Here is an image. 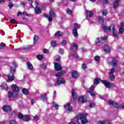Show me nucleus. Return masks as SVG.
<instances>
[{"instance_id": "f257e3e1", "label": "nucleus", "mask_w": 124, "mask_h": 124, "mask_svg": "<svg viewBox=\"0 0 124 124\" xmlns=\"http://www.w3.org/2000/svg\"><path fill=\"white\" fill-rule=\"evenodd\" d=\"M87 113H81L77 116V122L79 124H87L89 123L87 120Z\"/></svg>"}, {"instance_id": "f03ea898", "label": "nucleus", "mask_w": 124, "mask_h": 124, "mask_svg": "<svg viewBox=\"0 0 124 124\" xmlns=\"http://www.w3.org/2000/svg\"><path fill=\"white\" fill-rule=\"evenodd\" d=\"M112 31V36L114 37H118V34L117 33V30L115 28V26L111 25L110 26H103V30L105 31Z\"/></svg>"}, {"instance_id": "7ed1b4c3", "label": "nucleus", "mask_w": 124, "mask_h": 124, "mask_svg": "<svg viewBox=\"0 0 124 124\" xmlns=\"http://www.w3.org/2000/svg\"><path fill=\"white\" fill-rule=\"evenodd\" d=\"M99 81H101L106 88H108L109 89H112L114 87V84L110 83V82L106 80H101L100 79L97 78L95 79L94 81V85H97L99 83Z\"/></svg>"}, {"instance_id": "20e7f679", "label": "nucleus", "mask_w": 124, "mask_h": 124, "mask_svg": "<svg viewBox=\"0 0 124 124\" xmlns=\"http://www.w3.org/2000/svg\"><path fill=\"white\" fill-rule=\"evenodd\" d=\"M44 16L45 18H48L49 22H52L53 20V17H56V14L53 11V10H51L49 12V15L46 14L44 15Z\"/></svg>"}, {"instance_id": "39448f33", "label": "nucleus", "mask_w": 124, "mask_h": 124, "mask_svg": "<svg viewBox=\"0 0 124 124\" xmlns=\"http://www.w3.org/2000/svg\"><path fill=\"white\" fill-rule=\"evenodd\" d=\"M15 72V68L14 67H11V69H10V73H12V75H9L8 76V82H11V81H13V80H14V75H13V74H14Z\"/></svg>"}, {"instance_id": "423d86ee", "label": "nucleus", "mask_w": 124, "mask_h": 124, "mask_svg": "<svg viewBox=\"0 0 124 124\" xmlns=\"http://www.w3.org/2000/svg\"><path fill=\"white\" fill-rule=\"evenodd\" d=\"M64 108L65 112L67 113H71L73 110L72 109V107L70 106V104L67 103L64 105Z\"/></svg>"}, {"instance_id": "0eeeda50", "label": "nucleus", "mask_w": 124, "mask_h": 124, "mask_svg": "<svg viewBox=\"0 0 124 124\" xmlns=\"http://www.w3.org/2000/svg\"><path fill=\"white\" fill-rule=\"evenodd\" d=\"M65 83V80L62 78H58L56 82H55V86L58 87V86H60L61 84H64Z\"/></svg>"}, {"instance_id": "6e6552de", "label": "nucleus", "mask_w": 124, "mask_h": 124, "mask_svg": "<svg viewBox=\"0 0 124 124\" xmlns=\"http://www.w3.org/2000/svg\"><path fill=\"white\" fill-rule=\"evenodd\" d=\"M98 124H112V122L109 119H105L97 122Z\"/></svg>"}, {"instance_id": "1a4fd4ad", "label": "nucleus", "mask_w": 124, "mask_h": 124, "mask_svg": "<svg viewBox=\"0 0 124 124\" xmlns=\"http://www.w3.org/2000/svg\"><path fill=\"white\" fill-rule=\"evenodd\" d=\"M115 72V68H112L110 70V72L109 73V78L111 81H113L115 79V75H114V73Z\"/></svg>"}, {"instance_id": "9d476101", "label": "nucleus", "mask_w": 124, "mask_h": 124, "mask_svg": "<svg viewBox=\"0 0 124 124\" xmlns=\"http://www.w3.org/2000/svg\"><path fill=\"white\" fill-rule=\"evenodd\" d=\"M54 67L55 70H57V71H59V70H61V69H62V66H61V64L58 62L55 63Z\"/></svg>"}, {"instance_id": "9b49d317", "label": "nucleus", "mask_w": 124, "mask_h": 124, "mask_svg": "<svg viewBox=\"0 0 124 124\" xmlns=\"http://www.w3.org/2000/svg\"><path fill=\"white\" fill-rule=\"evenodd\" d=\"M41 99L44 102H46L47 100V94L46 93H43L41 95Z\"/></svg>"}, {"instance_id": "f8f14e48", "label": "nucleus", "mask_w": 124, "mask_h": 124, "mask_svg": "<svg viewBox=\"0 0 124 124\" xmlns=\"http://www.w3.org/2000/svg\"><path fill=\"white\" fill-rule=\"evenodd\" d=\"M120 1H121V0H115L114 1V4H113L114 9H117V8H118V5H119V3H120Z\"/></svg>"}, {"instance_id": "ddd939ff", "label": "nucleus", "mask_w": 124, "mask_h": 124, "mask_svg": "<svg viewBox=\"0 0 124 124\" xmlns=\"http://www.w3.org/2000/svg\"><path fill=\"white\" fill-rule=\"evenodd\" d=\"M12 89L14 92H19V87L16 85L13 84L12 86Z\"/></svg>"}, {"instance_id": "4468645a", "label": "nucleus", "mask_w": 124, "mask_h": 124, "mask_svg": "<svg viewBox=\"0 0 124 124\" xmlns=\"http://www.w3.org/2000/svg\"><path fill=\"white\" fill-rule=\"evenodd\" d=\"M86 15L87 18H91V17H92L93 15V13L91 11H86Z\"/></svg>"}, {"instance_id": "2eb2a0df", "label": "nucleus", "mask_w": 124, "mask_h": 124, "mask_svg": "<svg viewBox=\"0 0 124 124\" xmlns=\"http://www.w3.org/2000/svg\"><path fill=\"white\" fill-rule=\"evenodd\" d=\"M71 49L73 52H75V51L78 49V45L76 44H72Z\"/></svg>"}, {"instance_id": "dca6fc26", "label": "nucleus", "mask_w": 124, "mask_h": 124, "mask_svg": "<svg viewBox=\"0 0 124 124\" xmlns=\"http://www.w3.org/2000/svg\"><path fill=\"white\" fill-rule=\"evenodd\" d=\"M72 77L73 78H78L79 77V74L76 71H73L72 73Z\"/></svg>"}, {"instance_id": "f3484780", "label": "nucleus", "mask_w": 124, "mask_h": 124, "mask_svg": "<svg viewBox=\"0 0 124 124\" xmlns=\"http://www.w3.org/2000/svg\"><path fill=\"white\" fill-rule=\"evenodd\" d=\"M3 110L5 112H9V111H11V108L9 106H4L3 108Z\"/></svg>"}, {"instance_id": "a211bd4d", "label": "nucleus", "mask_w": 124, "mask_h": 124, "mask_svg": "<svg viewBox=\"0 0 124 124\" xmlns=\"http://www.w3.org/2000/svg\"><path fill=\"white\" fill-rule=\"evenodd\" d=\"M124 22L121 23V27L119 29V32L120 34H122L124 32Z\"/></svg>"}, {"instance_id": "6ab92c4d", "label": "nucleus", "mask_w": 124, "mask_h": 124, "mask_svg": "<svg viewBox=\"0 0 124 124\" xmlns=\"http://www.w3.org/2000/svg\"><path fill=\"white\" fill-rule=\"evenodd\" d=\"M108 63L112 66H116L117 65V60H113L112 62H108Z\"/></svg>"}, {"instance_id": "aec40b11", "label": "nucleus", "mask_w": 124, "mask_h": 124, "mask_svg": "<svg viewBox=\"0 0 124 124\" xmlns=\"http://www.w3.org/2000/svg\"><path fill=\"white\" fill-rule=\"evenodd\" d=\"M104 50L105 53H109L110 52V48L107 45H105L104 46Z\"/></svg>"}, {"instance_id": "412c9836", "label": "nucleus", "mask_w": 124, "mask_h": 124, "mask_svg": "<svg viewBox=\"0 0 124 124\" xmlns=\"http://www.w3.org/2000/svg\"><path fill=\"white\" fill-rule=\"evenodd\" d=\"M16 93L15 92H10L8 93L9 97H15L16 95Z\"/></svg>"}, {"instance_id": "4be33fe9", "label": "nucleus", "mask_w": 124, "mask_h": 124, "mask_svg": "<svg viewBox=\"0 0 124 124\" xmlns=\"http://www.w3.org/2000/svg\"><path fill=\"white\" fill-rule=\"evenodd\" d=\"M27 65L29 69H30V70H32L33 69V66L32 65V64L31 63V62H27Z\"/></svg>"}, {"instance_id": "5701e85b", "label": "nucleus", "mask_w": 124, "mask_h": 124, "mask_svg": "<svg viewBox=\"0 0 124 124\" xmlns=\"http://www.w3.org/2000/svg\"><path fill=\"white\" fill-rule=\"evenodd\" d=\"M72 96L73 99H74V100H75V99H76L77 98L76 97V92H75V90H74V89L72 90Z\"/></svg>"}, {"instance_id": "b1692460", "label": "nucleus", "mask_w": 124, "mask_h": 124, "mask_svg": "<svg viewBox=\"0 0 124 124\" xmlns=\"http://www.w3.org/2000/svg\"><path fill=\"white\" fill-rule=\"evenodd\" d=\"M30 49H32V46H24L21 50H30Z\"/></svg>"}, {"instance_id": "393cba45", "label": "nucleus", "mask_w": 124, "mask_h": 124, "mask_svg": "<svg viewBox=\"0 0 124 124\" xmlns=\"http://www.w3.org/2000/svg\"><path fill=\"white\" fill-rule=\"evenodd\" d=\"M100 39L101 40H106L107 39L106 38H96L95 40V43H100Z\"/></svg>"}, {"instance_id": "a878e982", "label": "nucleus", "mask_w": 124, "mask_h": 124, "mask_svg": "<svg viewBox=\"0 0 124 124\" xmlns=\"http://www.w3.org/2000/svg\"><path fill=\"white\" fill-rule=\"evenodd\" d=\"M35 11L37 14H40V13H41V9L39 7H36L35 8Z\"/></svg>"}, {"instance_id": "bb28decb", "label": "nucleus", "mask_w": 124, "mask_h": 124, "mask_svg": "<svg viewBox=\"0 0 124 124\" xmlns=\"http://www.w3.org/2000/svg\"><path fill=\"white\" fill-rule=\"evenodd\" d=\"M62 33H61L60 31H57L54 34L55 37H60V36H62Z\"/></svg>"}, {"instance_id": "cd10ccee", "label": "nucleus", "mask_w": 124, "mask_h": 124, "mask_svg": "<svg viewBox=\"0 0 124 124\" xmlns=\"http://www.w3.org/2000/svg\"><path fill=\"white\" fill-rule=\"evenodd\" d=\"M73 34L75 37H77L78 36V32L77 29H74L73 31Z\"/></svg>"}, {"instance_id": "c85d7f7f", "label": "nucleus", "mask_w": 124, "mask_h": 124, "mask_svg": "<svg viewBox=\"0 0 124 124\" xmlns=\"http://www.w3.org/2000/svg\"><path fill=\"white\" fill-rule=\"evenodd\" d=\"M30 120V116L29 115H24L23 118H22V121H29Z\"/></svg>"}, {"instance_id": "c756f323", "label": "nucleus", "mask_w": 124, "mask_h": 124, "mask_svg": "<svg viewBox=\"0 0 124 124\" xmlns=\"http://www.w3.org/2000/svg\"><path fill=\"white\" fill-rule=\"evenodd\" d=\"M87 93H90V94H91V95H92V96H95V92H94V91H92L91 90H88L87 91Z\"/></svg>"}, {"instance_id": "7c9ffc66", "label": "nucleus", "mask_w": 124, "mask_h": 124, "mask_svg": "<svg viewBox=\"0 0 124 124\" xmlns=\"http://www.w3.org/2000/svg\"><path fill=\"white\" fill-rule=\"evenodd\" d=\"M62 74H64V71L61 70L60 73L56 75V77H61Z\"/></svg>"}, {"instance_id": "2f4dec72", "label": "nucleus", "mask_w": 124, "mask_h": 124, "mask_svg": "<svg viewBox=\"0 0 124 124\" xmlns=\"http://www.w3.org/2000/svg\"><path fill=\"white\" fill-rule=\"evenodd\" d=\"M78 101L79 102H82L84 103V102H86V100L84 98V97H79L78 98Z\"/></svg>"}, {"instance_id": "473e14b6", "label": "nucleus", "mask_w": 124, "mask_h": 124, "mask_svg": "<svg viewBox=\"0 0 124 124\" xmlns=\"http://www.w3.org/2000/svg\"><path fill=\"white\" fill-rule=\"evenodd\" d=\"M22 93L25 94V95H28V94H29V90L27 89H23L22 90Z\"/></svg>"}, {"instance_id": "72a5a7b5", "label": "nucleus", "mask_w": 124, "mask_h": 124, "mask_svg": "<svg viewBox=\"0 0 124 124\" xmlns=\"http://www.w3.org/2000/svg\"><path fill=\"white\" fill-rule=\"evenodd\" d=\"M2 89H3V90H6L7 89H8V86H7V84L6 83H3L1 85Z\"/></svg>"}, {"instance_id": "f704fd0d", "label": "nucleus", "mask_w": 124, "mask_h": 124, "mask_svg": "<svg viewBox=\"0 0 124 124\" xmlns=\"http://www.w3.org/2000/svg\"><path fill=\"white\" fill-rule=\"evenodd\" d=\"M53 107L56 109V110H58L59 109V105L57 104V103L53 102Z\"/></svg>"}, {"instance_id": "c9c22d12", "label": "nucleus", "mask_w": 124, "mask_h": 124, "mask_svg": "<svg viewBox=\"0 0 124 124\" xmlns=\"http://www.w3.org/2000/svg\"><path fill=\"white\" fill-rule=\"evenodd\" d=\"M108 13V11L106 9H103L102 11V14L104 16H106L107 14Z\"/></svg>"}, {"instance_id": "e433bc0d", "label": "nucleus", "mask_w": 124, "mask_h": 124, "mask_svg": "<svg viewBox=\"0 0 124 124\" xmlns=\"http://www.w3.org/2000/svg\"><path fill=\"white\" fill-rule=\"evenodd\" d=\"M98 22L99 23H100V24H103V18L101 16H99Z\"/></svg>"}, {"instance_id": "4c0bfd02", "label": "nucleus", "mask_w": 124, "mask_h": 124, "mask_svg": "<svg viewBox=\"0 0 124 124\" xmlns=\"http://www.w3.org/2000/svg\"><path fill=\"white\" fill-rule=\"evenodd\" d=\"M33 43L34 44H35V43H36V41L38 40V37H37V36H34L33 38Z\"/></svg>"}, {"instance_id": "58836bf2", "label": "nucleus", "mask_w": 124, "mask_h": 124, "mask_svg": "<svg viewBox=\"0 0 124 124\" xmlns=\"http://www.w3.org/2000/svg\"><path fill=\"white\" fill-rule=\"evenodd\" d=\"M37 58L39 60V61H41V60L43 59V55H38L37 56Z\"/></svg>"}, {"instance_id": "ea45409f", "label": "nucleus", "mask_w": 124, "mask_h": 124, "mask_svg": "<svg viewBox=\"0 0 124 124\" xmlns=\"http://www.w3.org/2000/svg\"><path fill=\"white\" fill-rule=\"evenodd\" d=\"M18 118L19 119H20L21 120H23V118H24V116L23 115V114L19 113L18 115Z\"/></svg>"}, {"instance_id": "a19ab883", "label": "nucleus", "mask_w": 124, "mask_h": 124, "mask_svg": "<svg viewBox=\"0 0 124 124\" xmlns=\"http://www.w3.org/2000/svg\"><path fill=\"white\" fill-rule=\"evenodd\" d=\"M59 54H61V55H63V49H62V48H59Z\"/></svg>"}, {"instance_id": "79ce46f5", "label": "nucleus", "mask_w": 124, "mask_h": 124, "mask_svg": "<svg viewBox=\"0 0 124 124\" xmlns=\"http://www.w3.org/2000/svg\"><path fill=\"white\" fill-rule=\"evenodd\" d=\"M89 107H90V108L95 107V104H94V103H91L89 105Z\"/></svg>"}, {"instance_id": "37998d69", "label": "nucleus", "mask_w": 124, "mask_h": 124, "mask_svg": "<svg viewBox=\"0 0 124 124\" xmlns=\"http://www.w3.org/2000/svg\"><path fill=\"white\" fill-rule=\"evenodd\" d=\"M112 106L115 107V108H119V106L118 105V104L116 102H114Z\"/></svg>"}, {"instance_id": "c03bdc74", "label": "nucleus", "mask_w": 124, "mask_h": 124, "mask_svg": "<svg viewBox=\"0 0 124 124\" xmlns=\"http://www.w3.org/2000/svg\"><path fill=\"white\" fill-rule=\"evenodd\" d=\"M55 58H56V61H57V62H60V61L61 60V56H60L56 55Z\"/></svg>"}, {"instance_id": "a18cd8bd", "label": "nucleus", "mask_w": 124, "mask_h": 124, "mask_svg": "<svg viewBox=\"0 0 124 124\" xmlns=\"http://www.w3.org/2000/svg\"><path fill=\"white\" fill-rule=\"evenodd\" d=\"M11 23H13V24H18V22H17V20L15 19H12L11 20Z\"/></svg>"}, {"instance_id": "49530a36", "label": "nucleus", "mask_w": 124, "mask_h": 124, "mask_svg": "<svg viewBox=\"0 0 124 124\" xmlns=\"http://www.w3.org/2000/svg\"><path fill=\"white\" fill-rule=\"evenodd\" d=\"M119 109H121V110H123L124 109V104H120L119 105Z\"/></svg>"}, {"instance_id": "de8ad7c7", "label": "nucleus", "mask_w": 124, "mask_h": 124, "mask_svg": "<svg viewBox=\"0 0 124 124\" xmlns=\"http://www.w3.org/2000/svg\"><path fill=\"white\" fill-rule=\"evenodd\" d=\"M67 13L68 14V15H71V14L72 13V11L70 9H68L67 11Z\"/></svg>"}, {"instance_id": "09e8293b", "label": "nucleus", "mask_w": 124, "mask_h": 124, "mask_svg": "<svg viewBox=\"0 0 124 124\" xmlns=\"http://www.w3.org/2000/svg\"><path fill=\"white\" fill-rule=\"evenodd\" d=\"M10 124H17V122L15 120H12L10 122Z\"/></svg>"}, {"instance_id": "8fccbe9b", "label": "nucleus", "mask_w": 124, "mask_h": 124, "mask_svg": "<svg viewBox=\"0 0 124 124\" xmlns=\"http://www.w3.org/2000/svg\"><path fill=\"white\" fill-rule=\"evenodd\" d=\"M108 103L109 104V105H113V104H114V102L112 101V100H109L108 101Z\"/></svg>"}, {"instance_id": "3c124183", "label": "nucleus", "mask_w": 124, "mask_h": 124, "mask_svg": "<svg viewBox=\"0 0 124 124\" xmlns=\"http://www.w3.org/2000/svg\"><path fill=\"white\" fill-rule=\"evenodd\" d=\"M82 69H84V70H85V69H86V68H87V65L85 63H83L82 64Z\"/></svg>"}, {"instance_id": "603ef678", "label": "nucleus", "mask_w": 124, "mask_h": 124, "mask_svg": "<svg viewBox=\"0 0 124 124\" xmlns=\"http://www.w3.org/2000/svg\"><path fill=\"white\" fill-rule=\"evenodd\" d=\"M100 58L99 56H96V57H94V60L95 61V62H98L100 60Z\"/></svg>"}, {"instance_id": "864d4df0", "label": "nucleus", "mask_w": 124, "mask_h": 124, "mask_svg": "<svg viewBox=\"0 0 124 124\" xmlns=\"http://www.w3.org/2000/svg\"><path fill=\"white\" fill-rule=\"evenodd\" d=\"M43 52L45 54H49V50L47 49H44Z\"/></svg>"}, {"instance_id": "5fc2aeb1", "label": "nucleus", "mask_w": 124, "mask_h": 124, "mask_svg": "<svg viewBox=\"0 0 124 124\" xmlns=\"http://www.w3.org/2000/svg\"><path fill=\"white\" fill-rule=\"evenodd\" d=\"M62 45L63 46H65V45H66V41L63 40L62 42Z\"/></svg>"}, {"instance_id": "6e6d98bb", "label": "nucleus", "mask_w": 124, "mask_h": 124, "mask_svg": "<svg viewBox=\"0 0 124 124\" xmlns=\"http://www.w3.org/2000/svg\"><path fill=\"white\" fill-rule=\"evenodd\" d=\"M56 44H57L56 42H55V41L51 42V45H52V47H55V46H56Z\"/></svg>"}, {"instance_id": "4d7b16f0", "label": "nucleus", "mask_w": 124, "mask_h": 124, "mask_svg": "<svg viewBox=\"0 0 124 124\" xmlns=\"http://www.w3.org/2000/svg\"><path fill=\"white\" fill-rule=\"evenodd\" d=\"M89 91H91L92 92H93V91H94V86L92 85L91 88H90V90H89Z\"/></svg>"}, {"instance_id": "13d9d810", "label": "nucleus", "mask_w": 124, "mask_h": 124, "mask_svg": "<svg viewBox=\"0 0 124 124\" xmlns=\"http://www.w3.org/2000/svg\"><path fill=\"white\" fill-rule=\"evenodd\" d=\"M75 29L74 30H78V24L77 23H74V24Z\"/></svg>"}, {"instance_id": "bf43d9fd", "label": "nucleus", "mask_w": 124, "mask_h": 124, "mask_svg": "<svg viewBox=\"0 0 124 124\" xmlns=\"http://www.w3.org/2000/svg\"><path fill=\"white\" fill-rule=\"evenodd\" d=\"M13 6V3H12V2H10L9 3V8H12Z\"/></svg>"}, {"instance_id": "052dcab7", "label": "nucleus", "mask_w": 124, "mask_h": 124, "mask_svg": "<svg viewBox=\"0 0 124 124\" xmlns=\"http://www.w3.org/2000/svg\"><path fill=\"white\" fill-rule=\"evenodd\" d=\"M33 119L34 121H38V119H39V117L37 115H36L33 117Z\"/></svg>"}, {"instance_id": "680f3d73", "label": "nucleus", "mask_w": 124, "mask_h": 124, "mask_svg": "<svg viewBox=\"0 0 124 124\" xmlns=\"http://www.w3.org/2000/svg\"><path fill=\"white\" fill-rule=\"evenodd\" d=\"M4 47H5V44H4V45L0 44V49H3Z\"/></svg>"}, {"instance_id": "e2e57ef3", "label": "nucleus", "mask_w": 124, "mask_h": 124, "mask_svg": "<svg viewBox=\"0 0 124 124\" xmlns=\"http://www.w3.org/2000/svg\"><path fill=\"white\" fill-rule=\"evenodd\" d=\"M31 104H34V103H35V100H33V99H31Z\"/></svg>"}, {"instance_id": "0e129e2a", "label": "nucleus", "mask_w": 124, "mask_h": 124, "mask_svg": "<svg viewBox=\"0 0 124 124\" xmlns=\"http://www.w3.org/2000/svg\"><path fill=\"white\" fill-rule=\"evenodd\" d=\"M42 68H45L46 67V63H43L42 64Z\"/></svg>"}, {"instance_id": "69168bd1", "label": "nucleus", "mask_w": 124, "mask_h": 124, "mask_svg": "<svg viewBox=\"0 0 124 124\" xmlns=\"http://www.w3.org/2000/svg\"><path fill=\"white\" fill-rule=\"evenodd\" d=\"M72 56L74 57V58H78V55H77V54L76 53L73 54Z\"/></svg>"}, {"instance_id": "338daca9", "label": "nucleus", "mask_w": 124, "mask_h": 124, "mask_svg": "<svg viewBox=\"0 0 124 124\" xmlns=\"http://www.w3.org/2000/svg\"><path fill=\"white\" fill-rule=\"evenodd\" d=\"M22 14H23V15H25V16H27V15H28V13H27V12H23Z\"/></svg>"}, {"instance_id": "774afa93", "label": "nucleus", "mask_w": 124, "mask_h": 124, "mask_svg": "<svg viewBox=\"0 0 124 124\" xmlns=\"http://www.w3.org/2000/svg\"><path fill=\"white\" fill-rule=\"evenodd\" d=\"M68 124H76V123H75L74 122H70L68 123Z\"/></svg>"}]
</instances>
